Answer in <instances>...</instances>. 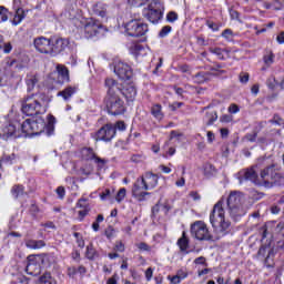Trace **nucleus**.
Segmentation results:
<instances>
[{
  "label": "nucleus",
  "mask_w": 284,
  "mask_h": 284,
  "mask_svg": "<svg viewBox=\"0 0 284 284\" xmlns=\"http://www.w3.org/2000/svg\"><path fill=\"white\" fill-rule=\"evenodd\" d=\"M210 223L214 230V234L210 233L207 224L203 221H196L191 225V234L197 241H219L230 234L232 223L225 219V207H223V200H220L210 214Z\"/></svg>",
  "instance_id": "1"
},
{
  "label": "nucleus",
  "mask_w": 284,
  "mask_h": 284,
  "mask_svg": "<svg viewBox=\"0 0 284 284\" xmlns=\"http://www.w3.org/2000/svg\"><path fill=\"white\" fill-rule=\"evenodd\" d=\"M239 181L243 183L244 181H251L255 185H265V187H272L273 185H284L283 173L280 172L276 165L266 166L261 171L260 176L256 170L253 168L242 170L239 172Z\"/></svg>",
  "instance_id": "2"
},
{
  "label": "nucleus",
  "mask_w": 284,
  "mask_h": 284,
  "mask_svg": "<svg viewBox=\"0 0 284 284\" xmlns=\"http://www.w3.org/2000/svg\"><path fill=\"white\" fill-rule=\"evenodd\" d=\"M69 41L63 38H45L38 37L33 40V45L40 54H49V57H57L68 48Z\"/></svg>",
  "instance_id": "3"
},
{
  "label": "nucleus",
  "mask_w": 284,
  "mask_h": 284,
  "mask_svg": "<svg viewBox=\"0 0 284 284\" xmlns=\"http://www.w3.org/2000/svg\"><path fill=\"white\" fill-rule=\"evenodd\" d=\"M226 212L232 221H241L247 214L245 195L239 191H232L226 199Z\"/></svg>",
  "instance_id": "4"
},
{
  "label": "nucleus",
  "mask_w": 284,
  "mask_h": 284,
  "mask_svg": "<svg viewBox=\"0 0 284 284\" xmlns=\"http://www.w3.org/2000/svg\"><path fill=\"white\" fill-rule=\"evenodd\" d=\"M159 185V175L146 172L140 179H138L133 185L132 194L138 201H143L150 193L143 192L142 190H154Z\"/></svg>",
  "instance_id": "5"
},
{
  "label": "nucleus",
  "mask_w": 284,
  "mask_h": 284,
  "mask_svg": "<svg viewBox=\"0 0 284 284\" xmlns=\"http://www.w3.org/2000/svg\"><path fill=\"white\" fill-rule=\"evenodd\" d=\"M43 100H39V95H28L21 101V110L27 116H37V114H44L45 106Z\"/></svg>",
  "instance_id": "6"
},
{
  "label": "nucleus",
  "mask_w": 284,
  "mask_h": 284,
  "mask_svg": "<svg viewBox=\"0 0 284 284\" xmlns=\"http://www.w3.org/2000/svg\"><path fill=\"white\" fill-rule=\"evenodd\" d=\"M125 32L129 37H143L148 32V24L141 22V14H131L130 21L125 23Z\"/></svg>",
  "instance_id": "7"
},
{
  "label": "nucleus",
  "mask_w": 284,
  "mask_h": 284,
  "mask_svg": "<svg viewBox=\"0 0 284 284\" xmlns=\"http://www.w3.org/2000/svg\"><path fill=\"white\" fill-rule=\"evenodd\" d=\"M163 3L159 0H153L142 10V14L150 23H158L163 19Z\"/></svg>",
  "instance_id": "8"
},
{
  "label": "nucleus",
  "mask_w": 284,
  "mask_h": 284,
  "mask_svg": "<svg viewBox=\"0 0 284 284\" xmlns=\"http://www.w3.org/2000/svg\"><path fill=\"white\" fill-rule=\"evenodd\" d=\"M43 130H45V120H43L41 116L37 118L36 120L27 119L21 124V132L28 136L41 134Z\"/></svg>",
  "instance_id": "9"
},
{
  "label": "nucleus",
  "mask_w": 284,
  "mask_h": 284,
  "mask_svg": "<svg viewBox=\"0 0 284 284\" xmlns=\"http://www.w3.org/2000/svg\"><path fill=\"white\" fill-rule=\"evenodd\" d=\"M92 136L94 141H104V143H110V141L116 136V128H114L112 124H105Z\"/></svg>",
  "instance_id": "10"
},
{
  "label": "nucleus",
  "mask_w": 284,
  "mask_h": 284,
  "mask_svg": "<svg viewBox=\"0 0 284 284\" xmlns=\"http://www.w3.org/2000/svg\"><path fill=\"white\" fill-rule=\"evenodd\" d=\"M106 110L112 116H119L124 114L125 104L121 100V97L106 98Z\"/></svg>",
  "instance_id": "11"
},
{
  "label": "nucleus",
  "mask_w": 284,
  "mask_h": 284,
  "mask_svg": "<svg viewBox=\"0 0 284 284\" xmlns=\"http://www.w3.org/2000/svg\"><path fill=\"white\" fill-rule=\"evenodd\" d=\"M114 74L119 77L122 81H130L132 79V68L129 67L125 62H115L114 64Z\"/></svg>",
  "instance_id": "12"
},
{
  "label": "nucleus",
  "mask_w": 284,
  "mask_h": 284,
  "mask_svg": "<svg viewBox=\"0 0 284 284\" xmlns=\"http://www.w3.org/2000/svg\"><path fill=\"white\" fill-rule=\"evenodd\" d=\"M26 272L30 276H39L41 274V257L29 255Z\"/></svg>",
  "instance_id": "13"
},
{
  "label": "nucleus",
  "mask_w": 284,
  "mask_h": 284,
  "mask_svg": "<svg viewBox=\"0 0 284 284\" xmlns=\"http://www.w3.org/2000/svg\"><path fill=\"white\" fill-rule=\"evenodd\" d=\"M101 28H102L101 22L94 19L87 20L83 28L85 39H92V37H97Z\"/></svg>",
  "instance_id": "14"
},
{
  "label": "nucleus",
  "mask_w": 284,
  "mask_h": 284,
  "mask_svg": "<svg viewBox=\"0 0 284 284\" xmlns=\"http://www.w3.org/2000/svg\"><path fill=\"white\" fill-rule=\"evenodd\" d=\"M104 85L108 90L106 99H112V98L119 97L121 94L122 90H123L121 88V84L112 78H106L105 82H104Z\"/></svg>",
  "instance_id": "15"
},
{
  "label": "nucleus",
  "mask_w": 284,
  "mask_h": 284,
  "mask_svg": "<svg viewBox=\"0 0 284 284\" xmlns=\"http://www.w3.org/2000/svg\"><path fill=\"white\" fill-rule=\"evenodd\" d=\"M81 156L84 161H95V163H105V160L97 156L92 148H83L81 150Z\"/></svg>",
  "instance_id": "16"
},
{
  "label": "nucleus",
  "mask_w": 284,
  "mask_h": 284,
  "mask_svg": "<svg viewBox=\"0 0 284 284\" xmlns=\"http://www.w3.org/2000/svg\"><path fill=\"white\" fill-rule=\"evenodd\" d=\"M20 130H21V124L20 123H16V124H8L7 126L3 128V134L7 138L10 136H20Z\"/></svg>",
  "instance_id": "17"
},
{
  "label": "nucleus",
  "mask_w": 284,
  "mask_h": 284,
  "mask_svg": "<svg viewBox=\"0 0 284 284\" xmlns=\"http://www.w3.org/2000/svg\"><path fill=\"white\" fill-rule=\"evenodd\" d=\"M121 94L124 95L126 101H134L136 99V88L133 84H126L122 88Z\"/></svg>",
  "instance_id": "18"
},
{
  "label": "nucleus",
  "mask_w": 284,
  "mask_h": 284,
  "mask_svg": "<svg viewBox=\"0 0 284 284\" xmlns=\"http://www.w3.org/2000/svg\"><path fill=\"white\" fill-rule=\"evenodd\" d=\"M266 254L267 256L265 258V265H267V267H272V263H270V256H274V250H271L267 246L260 247L257 255L265 257Z\"/></svg>",
  "instance_id": "19"
},
{
  "label": "nucleus",
  "mask_w": 284,
  "mask_h": 284,
  "mask_svg": "<svg viewBox=\"0 0 284 284\" xmlns=\"http://www.w3.org/2000/svg\"><path fill=\"white\" fill-rule=\"evenodd\" d=\"M92 12L94 17H100L101 19H105L108 14V9L105 8V6L101 3H97L92 7Z\"/></svg>",
  "instance_id": "20"
},
{
  "label": "nucleus",
  "mask_w": 284,
  "mask_h": 284,
  "mask_svg": "<svg viewBox=\"0 0 284 284\" xmlns=\"http://www.w3.org/2000/svg\"><path fill=\"white\" fill-rule=\"evenodd\" d=\"M6 70H10L11 72H19V70H23V64L17 60L8 59L6 62Z\"/></svg>",
  "instance_id": "21"
},
{
  "label": "nucleus",
  "mask_w": 284,
  "mask_h": 284,
  "mask_svg": "<svg viewBox=\"0 0 284 284\" xmlns=\"http://www.w3.org/2000/svg\"><path fill=\"white\" fill-rule=\"evenodd\" d=\"M26 247L29 250H41V247H45V242L43 240H27Z\"/></svg>",
  "instance_id": "22"
},
{
  "label": "nucleus",
  "mask_w": 284,
  "mask_h": 284,
  "mask_svg": "<svg viewBox=\"0 0 284 284\" xmlns=\"http://www.w3.org/2000/svg\"><path fill=\"white\" fill-rule=\"evenodd\" d=\"M75 93H77V88L68 87L63 91H60L58 93V97H62L64 101H70V99H72V97H74Z\"/></svg>",
  "instance_id": "23"
},
{
  "label": "nucleus",
  "mask_w": 284,
  "mask_h": 284,
  "mask_svg": "<svg viewBox=\"0 0 284 284\" xmlns=\"http://www.w3.org/2000/svg\"><path fill=\"white\" fill-rule=\"evenodd\" d=\"M26 83H27L28 92H32V90H34V85L39 83V79H37L36 74L30 73V74H27Z\"/></svg>",
  "instance_id": "24"
},
{
  "label": "nucleus",
  "mask_w": 284,
  "mask_h": 284,
  "mask_svg": "<svg viewBox=\"0 0 284 284\" xmlns=\"http://www.w3.org/2000/svg\"><path fill=\"white\" fill-rule=\"evenodd\" d=\"M151 114L158 121L163 120V106L161 104H153L151 108Z\"/></svg>",
  "instance_id": "25"
},
{
  "label": "nucleus",
  "mask_w": 284,
  "mask_h": 284,
  "mask_svg": "<svg viewBox=\"0 0 284 284\" xmlns=\"http://www.w3.org/2000/svg\"><path fill=\"white\" fill-rule=\"evenodd\" d=\"M178 245L181 250V252H185L187 254V247H190V240H187V236L185 235V232L182 233V237L178 240Z\"/></svg>",
  "instance_id": "26"
},
{
  "label": "nucleus",
  "mask_w": 284,
  "mask_h": 284,
  "mask_svg": "<svg viewBox=\"0 0 284 284\" xmlns=\"http://www.w3.org/2000/svg\"><path fill=\"white\" fill-rule=\"evenodd\" d=\"M57 72L60 77H62V81H70V71L63 64L57 65Z\"/></svg>",
  "instance_id": "27"
},
{
  "label": "nucleus",
  "mask_w": 284,
  "mask_h": 284,
  "mask_svg": "<svg viewBox=\"0 0 284 284\" xmlns=\"http://www.w3.org/2000/svg\"><path fill=\"white\" fill-rule=\"evenodd\" d=\"M23 19H26V11H23V9L19 8V9H17L16 14L13 17L12 24L19 26V23H21L23 21Z\"/></svg>",
  "instance_id": "28"
},
{
  "label": "nucleus",
  "mask_w": 284,
  "mask_h": 284,
  "mask_svg": "<svg viewBox=\"0 0 284 284\" xmlns=\"http://www.w3.org/2000/svg\"><path fill=\"white\" fill-rule=\"evenodd\" d=\"M85 256L89 261H94V258H99V252L94 248V245L89 244L87 246Z\"/></svg>",
  "instance_id": "29"
},
{
  "label": "nucleus",
  "mask_w": 284,
  "mask_h": 284,
  "mask_svg": "<svg viewBox=\"0 0 284 284\" xmlns=\"http://www.w3.org/2000/svg\"><path fill=\"white\" fill-rule=\"evenodd\" d=\"M217 119H219V115L216 114V111L206 112V115H205L206 125H213Z\"/></svg>",
  "instance_id": "30"
},
{
  "label": "nucleus",
  "mask_w": 284,
  "mask_h": 284,
  "mask_svg": "<svg viewBox=\"0 0 284 284\" xmlns=\"http://www.w3.org/2000/svg\"><path fill=\"white\" fill-rule=\"evenodd\" d=\"M209 52H211V54H215V57H217V59H220V61H225V55L223 54V52H225V50H223L221 48H210Z\"/></svg>",
  "instance_id": "31"
},
{
  "label": "nucleus",
  "mask_w": 284,
  "mask_h": 284,
  "mask_svg": "<svg viewBox=\"0 0 284 284\" xmlns=\"http://www.w3.org/2000/svg\"><path fill=\"white\" fill-rule=\"evenodd\" d=\"M143 45L141 44H133L131 47V54H133L134 57H141V54H143Z\"/></svg>",
  "instance_id": "32"
},
{
  "label": "nucleus",
  "mask_w": 284,
  "mask_h": 284,
  "mask_svg": "<svg viewBox=\"0 0 284 284\" xmlns=\"http://www.w3.org/2000/svg\"><path fill=\"white\" fill-rule=\"evenodd\" d=\"M11 194L14 196V199H19V196L23 195V186L14 185L11 190Z\"/></svg>",
  "instance_id": "33"
},
{
  "label": "nucleus",
  "mask_w": 284,
  "mask_h": 284,
  "mask_svg": "<svg viewBox=\"0 0 284 284\" xmlns=\"http://www.w3.org/2000/svg\"><path fill=\"white\" fill-rule=\"evenodd\" d=\"M9 14H10V12L8 11V9L3 6H0V19L2 22L8 21Z\"/></svg>",
  "instance_id": "34"
},
{
  "label": "nucleus",
  "mask_w": 284,
  "mask_h": 284,
  "mask_svg": "<svg viewBox=\"0 0 284 284\" xmlns=\"http://www.w3.org/2000/svg\"><path fill=\"white\" fill-rule=\"evenodd\" d=\"M138 250H140V252H151L152 247L150 245H148V243L145 242H140L136 244Z\"/></svg>",
  "instance_id": "35"
},
{
  "label": "nucleus",
  "mask_w": 284,
  "mask_h": 284,
  "mask_svg": "<svg viewBox=\"0 0 284 284\" xmlns=\"http://www.w3.org/2000/svg\"><path fill=\"white\" fill-rule=\"evenodd\" d=\"M73 236L79 247H85V241H83V236H81V233H73Z\"/></svg>",
  "instance_id": "36"
},
{
  "label": "nucleus",
  "mask_w": 284,
  "mask_h": 284,
  "mask_svg": "<svg viewBox=\"0 0 284 284\" xmlns=\"http://www.w3.org/2000/svg\"><path fill=\"white\" fill-rule=\"evenodd\" d=\"M172 32V27L170 26H165L161 29L159 37H161V39L165 38L166 36H169Z\"/></svg>",
  "instance_id": "37"
},
{
  "label": "nucleus",
  "mask_w": 284,
  "mask_h": 284,
  "mask_svg": "<svg viewBox=\"0 0 284 284\" xmlns=\"http://www.w3.org/2000/svg\"><path fill=\"white\" fill-rule=\"evenodd\" d=\"M179 20V14L174 11H171L168 13L166 16V21H169V23H174V21Z\"/></svg>",
  "instance_id": "38"
},
{
  "label": "nucleus",
  "mask_w": 284,
  "mask_h": 284,
  "mask_svg": "<svg viewBox=\"0 0 284 284\" xmlns=\"http://www.w3.org/2000/svg\"><path fill=\"white\" fill-rule=\"evenodd\" d=\"M128 3L133 8H141L142 6H145V0H128Z\"/></svg>",
  "instance_id": "39"
},
{
  "label": "nucleus",
  "mask_w": 284,
  "mask_h": 284,
  "mask_svg": "<svg viewBox=\"0 0 284 284\" xmlns=\"http://www.w3.org/2000/svg\"><path fill=\"white\" fill-rule=\"evenodd\" d=\"M125 193H126L125 189H120L115 196V201H118V203H121V201L125 199Z\"/></svg>",
  "instance_id": "40"
},
{
  "label": "nucleus",
  "mask_w": 284,
  "mask_h": 284,
  "mask_svg": "<svg viewBox=\"0 0 284 284\" xmlns=\"http://www.w3.org/2000/svg\"><path fill=\"white\" fill-rule=\"evenodd\" d=\"M110 196H112V191H110V189H105V191L100 194L101 201H105L106 199H110Z\"/></svg>",
  "instance_id": "41"
},
{
  "label": "nucleus",
  "mask_w": 284,
  "mask_h": 284,
  "mask_svg": "<svg viewBox=\"0 0 284 284\" xmlns=\"http://www.w3.org/2000/svg\"><path fill=\"white\" fill-rule=\"evenodd\" d=\"M77 207H80L81 210L88 209V200L80 199L77 203Z\"/></svg>",
  "instance_id": "42"
},
{
  "label": "nucleus",
  "mask_w": 284,
  "mask_h": 284,
  "mask_svg": "<svg viewBox=\"0 0 284 284\" xmlns=\"http://www.w3.org/2000/svg\"><path fill=\"white\" fill-rule=\"evenodd\" d=\"M250 81V73L242 72L240 73V82L247 83Z\"/></svg>",
  "instance_id": "43"
},
{
  "label": "nucleus",
  "mask_w": 284,
  "mask_h": 284,
  "mask_svg": "<svg viewBox=\"0 0 284 284\" xmlns=\"http://www.w3.org/2000/svg\"><path fill=\"white\" fill-rule=\"evenodd\" d=\"M67 274L68 276H70V278H74L78 274L77 267L75 266L69 267Z\"/></svg>",
  "instance_id": "44"
},
{
  "label": "nucleus",
  "mask_w": 284,
  "mask_h": 284,
  "mask_svg": "<svg viewBox=\"0 0 284 284\" xmlns=\"http://www.w3.org/2000/svg\"><path fill=\"white\" fill-rule=\"evenodd\" d=\"M264 63H266V65H272V63H274V53H270L268 55H265Z\"/></svg>",
  "instance_id": "45"
},
{
  "label": "nucleus",
  "mask_w": 284,
  "mask_h": 284,
  "mask_svg": "<svg viewBox=\"0 0 284 284\" xmlns=\"http://www.w3.org/2000/svg\"><path fill=\"white\" fill-rule=\"evenodd\" d=\"M59 199H65V187L63 186H59L57 190H55Z\"/></svg>",
  "instance_id": "46"
},
{
  "label": "nucleus",
  "mask_w": 284,
  "mask_h": 284,
  "mask_svg": "<svg viewBox=\"0 0 284 284\" xmlns=\"http://www.w3.org/2000/svg\"><path fill=\"white\" fill-rule=\"evenodd\" d=\"M222 37L224 39H226V41H231V39H232V30H230V29L224 30L222 32Z\"/></svg>",
  "instance_id": "47"
},
{
  "label": "nucleus",
  "mask_w": 284,
  "mask_h": 284,
  "mask_svg": "<svg viewBox=\"0 0 284 284\" xmlns=\"http://www.w3.org/2000/svg\"><path fill=\"white\" fill-rule=\"evenodd\" d=\"M240 110H241V109H239V105H236V104H231V105L229 106V112H230L231 114H237V112H240Z\"/></svg>",
  "instance_id": "48"
},
{
  "label": "nucleus",
  "mask_w": 284,
  "mask_h": 284,
  "mask_svg": "<svg viewBox=\"0 0 284 284\" xmlns=\"http://www.w3.org/2000/svg\"><path fill=\"white\" fill-rule=\"evenodd\" d=\"M115 251L116 252H125V245L123 244V242H116Z\"/></svg>",
  "instance_id": "49"
},
{
  "label": "nucleus",
  "mask_w": 284,
  "mask_h": 284,
  "mask_svg": "<svg viewBox=\"0 0 284 284\" xmlns=\"http://www.w3.org/2000/svg\"><path fill=\"white\" fill-rule=\"evenodd\" d=\"M183 103L182 102H174L173 104H170V110L175 112V110H179V108H182Z\"/></svg>",
  "instance_id": "50"
},
{
  "label": "nucleus",
  "mask_w": 284,
  "mask_h": 284,
  "mask_svg": "<svg viewBox=\"0 0 284 284\" xmlns=\"http://www.w3.org/2000/svg\"><path fill=\"white\" fill-rule=\"evenodd\" d=\"M154 271L152 270V267H149L146 271H145V278L146 281H152V275H153Z\"/></svg>",
  "instance_id": "51"
},
{
  "label": "nucleus",
  "mask_w": 284,
  "mask_h": 284,
  "mask_svg": "<svg viewBox=\"0 0 284 284\" xmlns=\"http://www.w3.org/2000/svg\"><path fill=\"white\" fill-rule=\"evenodd\" d=\"M88 212H90L89 209L79 211L80 221H83V219H85V216H88Z\"/></svg>",
  "instance_id": "52"
},
{
  "label": "nucleus",
  "mask_w": 284,
  "mask_h": 284,
  "mask_svg": "<svg viewBox=\"0 0 284 284\" xmlns=\"http://www.w3.org/2000/svg\"><path fill=\"white\" fill-rule=\"evenodd\" d=\"M195 265H205V257L200 256L194 260Z\"/></svg>",
  "instance_id": "53"
},
{
  "label": "nucleus",
  "mask_w": 284,
  "mask_h": 284,
  "mask_svg": "<svg viewBox=\"0 0 284 284\" xmlns=\"http://www.w3.org/2000/svg\"><path fill=\"white\" fill-rule=\"evenodd\" d=\"M18 283H20V284H30V278H28L26 276H20V277H18Z\"/></svg>",
  "instance_id": "54"
},
{
  "label": "nucleus",
  "mask_w": 284,
  "mask_h": 284,
  "mask_svg": "<svg viewBox=\"0 0 284 284\" xmlns=\"http://www.w3.org/2000/svg\"><path fill=\"white\" fill-rule=\"evenodd\" d=\"M171 283L179 284L181 283V275H174L173 277H169Z\"/></svg>",
  "instance_id": "55"
},
{
  "label": "nucleus",
  "mask_w": 284,
  "mask_h": 284,
  "mask_svg": "<svg viewBox=\"0 0 284 284\" xmlns=\"http://www.w3.org/2000/svg\"><path fill=\"white\" fill-rule=\"evenodd\" d=\"M115 130H121V131H123V130H125V122H123V121H119L116 124H115Z\"/></svg>",
  "instance_id": "56"
},
{
  "label": "nucleus",
  "mask_w": 284,
  "mask_h": 284,
  "mask_svg": "<svg viewBox=\"0 0 284 284\" xmlns=\"http://www.w3.org/2000/svg\"><path fill=\"white\" fill-rule=\"evenodd\" d=\"M220 121H222V123H230V121H232V116H231V115H227V114L222 115V116L220 118Z\"/></svg>",
  "instance_id": "57"
},
{
  "label": "nucleus",
  "mask_w": 284,
  "mask_h": 284,
  "mask_svg": "<svg viewBox=\"0 0 284 284\" xmlns=\"http://www.w3.org/2000/svg\"><path fill=\"white\" fill-rule=\"evenodd\" d=\"M207 27L213 30V32L219 31V26H216V23L214 22H207Z\"/></svg>",
  "instance_id": "58"
},
{
  "label": "nucleus",
  "mask_w": 284,
  "mask_h": 284,
  "mask_svg": "<svg viewBox=\"0 0 284 284\" xmlns=\"http://www.w3.org/2000/svg\"><path fill=\"white\" fill-rule=\"evenodd\" d=\"M276 41L280 44L284 43V32L283 31L276 37Z\"/></svg>",
  "instance_id": "59"
},
{
  "label": "nucleus",
  "mask_w": 284,
  "mask_h": 284,
  "mask_svg": "<svg viewBox=\"0 0 284 284\" xmlns=\"http://www.w3.org/2000/svg\"><path fill=\"white\" fill-rule=\"evenodd\" d=\"M247 141H250L251 143H254V141H256V133L253 134H247L246 135Z\"/></svg>",
  "instance_id": "60"
},
{
  "label": "nucleus",
  "mask_w": 284,
  "mask_h": 284,
  "mask_svg": "<svg viewBox=\"0 0 284 284\" xmlns=\"http://www.w3.org/2000/svg\"><path fill=\"white\" fill-rule=\"evenodd\" d=\"M3 50H4L6 54H10V52H12V44H10V43L4 44Z\"/></svg>",
  "instance_id": "61"
},
{
  "label": "nucleus",
  "mask_w": 284,
  "mask_h": 284,
  "mask_svg": "<svg viewBox=\"0 0 284 284\" xmlns=\"http://www.w3.org/2000/svg\"><path fill=\"white\" fill-rule=\"evenodd\" d=\"M77 272H78V274H80V276H83V274H85V272H88V271L85 270L84 266H79L77 268Z\"/></svg>",
  "instance_id": "62"
},
{
  "label": "nucleus",
  "mask_w": 284,
  "mask_h": 284,
  "mask_svg": "<svg viewBox=\"0 0 284 284\" xmlns=\"http://www.w3.org/2000/svg\"><path fill=\"white\" fill-rule=\"evenodd\" d=\"M206 136H207L209 143H212V141H214V133L212 131H209L206 133Z\"/></svg>",
  "instance_id": "63"
},
{
  "label": "nucleus",
  "mask_w": 284,
  "mask_h": 284,
  "mask_svg": "<svg viewBox=\"0 0 284 284\" xmlns=\"http://www.w3.org/2000/svg\"><path fill=\"white\" fill-rule=\"evenodd\" d=\"M106 284H116V275H113L106 281Z\"/></svg>",
  "instance_id": "64"
}]
</instances>
